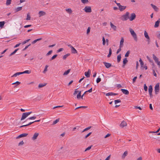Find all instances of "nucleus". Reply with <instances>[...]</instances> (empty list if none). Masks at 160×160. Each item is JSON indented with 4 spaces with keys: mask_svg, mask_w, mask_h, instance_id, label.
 Returning <instances> with one entry per match:
<instances>
[{
    "mask_svg": "<svg viewBox=\"0 0 160 160\" xmlns=\"http://www.w3.org/2000/svg\"><path fill=\"white\" fill-rule=\"evenodd\" d=\"M129 31L134 40L137 42L138 41V38L136 33L135 32L134 30L131 28L129 29Z\"/></svg>",
    "mask_w": 160,
    "mask_h": 160,
    "instance_id": "nucleus-1",
    "label": "nucleus"
},
{
    "mask_svg": "<svg viewBox=\"0 0 160 160\" xmlns=\"http://www.w3.org/2000/svg\"><path fill=\"white\" fill-rule=\"evenodd\" d=\"M32 113V112H24L22 114V117L21 118V120L22 121L25 119L29 115Z\"/></svg>",
    "mask_w": 160,
    "mask_h": 160,
    "instance_id": "nucleus-2",
    "label": "nucleus"
},
{
    "mask_svg": "<svg viewBox=\"0 0 160 160\" xmlns=\"http://www.w3.org/2000/svg\"><path fill=\"white\" fill-rule=\"evenodd\" d=\"M129 13L128 12H127L126 14L124 15H123L121 17V19L122 21H126L128 18H129Z\"/></svg>",
    "mask_w": 160,
    "mask_h": 160,
    "instance_id": "nucleus-3",
    "label": "nucleus"
},
{
    "mask_svg": "<svg viewBox=\"0 0 160 160\" xmlns=\"http://www.w3.org/2000/svg\"><path fill=\"white\" fill-rule=\"evenodd\" d=\"M152 58L155 62L160 67V61H158V58L154 54H152Z\"/></svg>",
    "mask_w": 160,
    "mask_h": 160,
    "instance_id": "nucleus-4",
    "label": "nucleus"
},
{
    "mask_svg": "<svg viewBox=\"0 0 160 160\" xmlns=\"http://www.w3.org/2000/svg\"><path fill=\"white\" fill-rule=\"evenodd\" d=\"M159 90V83H157L155 87V94H157Z\"/></svg>",
    "mask_w": 160,
    "mask_h": 160,
    "instance_id": "nucleus-5",
    "label": "nucleus"
},
{
    "mask_svg": "<svg viewBox=\"0 0 160 160\" xmlns=\"http://www.w3.org/2000/svg\"><path fill=\"white\" fill-rule=\"evenodd\" d=\"M152 85H150L148 87V92L149 94L150 97L151 98H152L153 97L152 94Z\"/></svg>",
    "mask_w": 160,
    "mask_h": 160,
    "instance_id": "nucleus-6",
    "label": "nucleus"
},
{
    "mask_svg": "<svg viewBox=\"0 0 160 160\" xmlns=\"http://www.w3.org/2000/svg\"><path fill=\"white\" fill-rule=\"evenodd\" d=\"M84 10V11L86 12H92L91 7L90 6H86Z\"/></svg>",
    "mask_w": 160,
    "mask_h": 160,
    "instance_id": "nucleus-7",
    "label": "nucleus"
},
{
    "mask_svg": "<svg viewBox=\"0 0 160 160\" xmlns=\"http://www.w3.org/2000/svg\"><path fill=\"white\" fill-rule=\"evenodd\" d=\"M40 121V120H36V121H34V122H29V123H28V124L21 126L19 127L20 128H22V127H23L27 126H28L29 125H31L33 123H34V122H39Z\"/></svg>",
    "mask_w": 160,
    "mask_h": 160,
    "instance_id": "nucleus-8",
    "label": "nucleus"
},
{
    "mask_svg": "<svg viewBox=\"0 0 160 160\" xmlns=\"http://www.w3.org/2000/svg\"><path fill=\"white\" fill-rule=\"evenodd\" d=\"M136 17V15L134 13H132L131 14V16L129 18V20L130 21H132L134 20Z\"/></svg>",
    "mask_w": 160,
    "mask_h": 160,
    "instance_id": "nucleus-9",
    "label": "nucleus"
},
{
    "mask_svg": "<svg viewBox=\"0 0 160 160\" xmlns=\"http://www.w3.org/2000/svg\"><path fill=\"white\" fill-rule=\"evenodd\" d=\"M28 135V133H22L18 136L17 137H16V139H18L20 138H21L23 137H26Z\"/></svg>",
    "mask_w": 160,
    "mask_h": 160,
    "instance_id": "nucleus-10",
    "label": "nucleus"
},
{
    "mask_svg": "<svg viewBox=\"0 0 160 160\" xmlns=\"http://www.w3.org/2000/svg\"><path fill=\"white\" fill-rule=\"evenodd\" d=\"M127 123L126 122L124 121H123L120 124V126L123 128L124 127L127 126Z\"/></svg>",
    "mask_w": 160,
    "mask_h": 160,
    "instance_id": "nucleus-11",
    "label": "nucleus"
},
{
    "mask_svg": "<svg viewBox=\"0 0 160 160\" xmlns=\"http://www.w3.org/2000/svg\"><path fill=\"white\" fill-rule=\"evenodd\" d=\"M160 22V18H158L157 21L155 22V24L154 26L155 28H157L158 27L159 24Z\"/></svg>",
    "mask_w": 160,
    "mask_h": 160,
    "instance_id": "nucleus-12",
    "label": "nucleus"
},
{
    "mask_svg": "<svg viewBox=\"0 0 160 160\" xmlns=\"http://www.w3.org/2000/svg\"><path fill=\"white\" fill-rule=\"evenodd\" d=\"M121 91L123 94H124L125 95H128L129 93V91L126 89H121Z\"/></svg>",
    "mask_w": 160,
    "mask_h": 160,
    "instance_id": "nucleus-13",
    "label": "nucleus"
},
{
    "mask_svg": "<svg viewBox=\"0 0 160 160\" xmlns=\"http://www.w3.org/2000/svg\"><path fill=\"white\" fill-rule=\"evenodd\" d=\"M46 14V13L43 11H39L38 12L39 17H41Z\"/></svg>",
    "mask_w": 160,
    "mask_h": 160,
    "instance_id": "nucleus-14",
    "label": "nucleus"
},
{
    "mask_svg": "<svg viewBox=\"0 0 160 160\" xmlns=\"http://www.w3.org/2000/svg\"><path fill=\"white\" fill-rule=\"evenodd\" d=\"M39 134L38 133H35L34 134L33 137L32 138V139L33 140H35L38 137V136Z\"/></svg>",
    "mask_w": 160,
    "mask_h": 160,
    "instance_id": "nucleus-15",
    "label": "nucleus"
},
{
    "mask_svg": "<svg viewBox=\"0 0 160 160\" xmlns=\"http://www.w3.org/2000/svg\"><path fill=\"white\" fill-rule=\"evenodd\" d=\"M103 64L105 66L106 68H109L110 67H111L112 65L111 63L106 62H103Z\"/></svg>",
    "mask_w": 160,
    "mask_h": 160,
    "instance_id": "nucleus-16",
    "label": "nucleus"
},
{
    "mask_svg": "<svg viewBox=\"0 0 160 160\" xmlns=\"http://www.w3.org/2000/svg\"><path fill=\"white\" fill-rule=\"evenodd\" d=\"M118 93H115L112 92H108L106 94L107 96H115L118 95Z\"/></svg>",
    "mask_w": 160,
    "mask_h": 160,
    "instance_id": "nucleus-17",
    "label": "nucleus"
},
{
    "mask_svg": "<svg viewBox=\"0 0 160 160\" xmlns=\"http://www.w3.org/2000/svg\"><path fill=\"white\" fill-rule=\"evenodd\" d=\"M128 60H127V58H124L123 61V65L122 67H124L125 64L128 62Z\"/></svg>",
    "mask_w": 160,
    "mask_h": 160,
    "instance_id": "nucleus-18",
    "label": "nucleus"
},
{
    "mask_svg": "<svg viewBox=\"0 0 160 160\" xmlns=\"http://www.w3.org/2000/svg\"><path fill=\"white\" fill-rule=\"evenodd\" d=\"M90 70L89 69L88 72H85V75L87 78H89L90 77Z\"/></svg>",
    "mask_w": 160,
    "mask_h": 160,
    "instance_id": "nucleus-19",
    "label": "nucleus"
},
{
    "mask_svg": "<svg viewBox=\"0 0 160 160\" xmlns=\"http://www.w3.org/2000/svg\"><path fill=\"white\" fill-rule=\"evenodd\" d=\"M124 42V39L122 37L121 38L120 42L119 47L122 48L123 46V43Z\"/></svg>",
    "mask_w": 160,
    "mask_h": 160,
    "instance_id": "nucleus-20",
    "label": "nucleus"
},
{
    "mask_svg": "<svg viewBox=\"0 0 160 160\" xmlns=\"http://www.w3.org/2000/svg\"><path fill=\"white\" fill-rule=\"evenodd\" d=\"M71 51L73 53L75 54L78 53L77 51L73 47L71 48Z\"/></svg>",
    "mask_w": 160,
    "mask_h": 160,
    "instance_id": "nucleus-21",
    "label": "nucleus"
},
{
    "mask_svg": "<svg viewBox=\"0 0 160 160\" xmlns=\"http://www.w3.org/2000/svg\"><path fill=\"white\" fill-rule=\"evenodd\" d=\"M151 5L156 11H158V8L156 6L153 5L152 4H151Z\"/></svg>",
    "mask_w": 160,
    "mask_h": 160,
    "instance_id": "nucleus-22",
    "label": "nucleus"
},
{
    "mask_svg": "<svg viewBox=\"0 0 160 160\" xmlns=\"http://www.w3.org/2000/svg\"><path fill=\"white\" fill-rule=\"evenodd\" d=\"M110 26L111 28H112L114 31H116L117 28L111 22H110Z\"/></svg>",
    "mask_w": 160,
    "mask_h": 160,
    "instance_id": "nucleus-23",
    "label": "nucleus"
},
{
    "mask_svg": "<svg viewBox=\"0 0 160 160\" xmlns=\"http://www.w3.org/2000/svg\"><path fill=\"white\" fill-rule=\"evenodd\" d=\"M121 54H119L117 56V62L118 63L120 62L121 61Z\"/></svg>",
    "mask_w": 160,
    "mask_h": 160,
    "instance_id": "nucleus-24",
    "label": "nucleus"
},
{
    "mask_svg": "<svg viewBox=\"0 0 160 160\" xmlns=\"http://www.w3.org/2000/svg\"><path fill=\"white\" fill-rule=\"evenodd\" d=\"M126 8V6H122V5H121L120 6V7L119 8V9L121 11H122L123 10L125 9Z\"/></svg>",
    "mask_w": 160,
    "mask_h": 160,
    "instance_id": "nucleus-25",
    "label": "nucleus"
},
{
    "mask_svg": "<svg viewBox=\"0 0 160 160\" xmlns=\"http://www.w3.org/2000/svg\"><path fill=\"white\" fill-rule=\"evenodd\" d=\"M127 155L128 152L127 151H125L122 156V158L124 159L125 157Z\"/></svg>",
    "mask_w": 160,
    "mask_h": 160,
    "instance_id": "nucleus-26",
    "label": "nucleus"
},
{
    "mask_svg": "<svg viewBox=\"0 0 160 160\" xmlns=\"http://www.w3.org/2000/svg\"><path fill=\"white\" fill-rule=\"evenodd\" d=\"M144 35L145 36V37L147 39H149V37L148 33L146 31H145L144 32Z\"/></svg>",
    "mask_w": 160,
    "mask_h": 160,
    "instance_id": "nucleus-27",
    "label": "nucleus"
},
{
    "mask_svg": "<svg viewBox=\"0 0 160 160\" xmlns=\"http://www.w3.org/2000/svg\"><path fill=\"white\" fill-rule=\"evenodd\" d=\"M71 70V69H68L67 71H65V72L63 74V76H66L70 72Z\"/></svg>",
    "mask_w": 160,
    "mask_h": 160,
    "instance_id": "nucleus-28",
    "label": "nucleus"
},
{
    "mask_svg": "<svg viewBox=\"0 0 160 160\" xmlns=\"http://www.w3.org/2000/svg\"><path fill=\"white\" fill-rule=\"evenodd\" d=\"M22 7H18L17 8H15V12H18L20 11H21L22 10Z\"/></svg>",
    "mask_w": 160,
    "mask_h": 160,
    "instance_id": "nucleus-29",
    "label": "nucleus"
},
{
    "mask_svg": "<svg viewBox=\"0 0 160 160\" xmlns=\"http://www.w3.org/2000/svg\"><path fill=\"white\" fill-rule=\"evenodd\" d=\"M18 49H19V48H17V49H16L13 52L11 53L9 55V56H11L12 55H13L14 54H15L16 52L18 51Z\"/></svg>",
    "mask_w": 160,
    "mask_h": 160,
    "instance_id": "nucleus-30",
    "label": "nucleus"
},
{
    "mask_svg": "<svg viewBox=\"0 0 160 160\" xmlns=\"http://www.w3.org/2000/svg\"><path fill=\"white\" fill-rule=\"evenodd\" d=\"M66 11L68 13L71 14L72 12V11L71 8H68L66 9Z\"/></svg>",
    "mask_w": 160,
    "mask_h": 160,
    "instance_id": "nucleus-31",
    "label": "nucleus"
},
{
    "mask_svg": "<svg viewBox=\"0 0 160 160\" xmlns=\"http://www.w3.org/2000/svg\"><path fill=\"white\" fill-rule=\"evenodd\" d=\"M42 38H38L37 39H36V40H34V41H33L32 42V44H34L36 42H37L40 40H42Z\"/></svg>",
    "mask_w": 160,
    "mask_h": 160,
    "instance_id": "nucleus-32",
    "label": "nucleus"
},
{
    "mask_svg": "<svg viewBox=\"0 0 160 160\" xmlns=\"http://www.w3.org/2000/svg\"><path fill=\"white\" fill-rule=\"evenodd\" d=\"M5 24L4 21L0 22V27L2 28L3 27Z\"/></svg>",
    "mask_w": 160,
    "mask_h": 160,
    "instance_id": "nucleus-33",
    "label": "nucleus"
},
{
    "mask_svg": "<svg viewBox=\"0 0 160 160\" xmlns=\"http://www.w3.org/2000/svg\"><path fill=\"white\" fill-rule=\"evenodd\" d=\"M36 118V116H33L32 117H30L27 119L26 120V121L28 120H32V119H35Z\"/></svg>",
    "mask_w": 160,
    "mask_h": 160,
    "instance_id": "nucleus-34",
    "label": "nucleus"
},
{
    "mask_svg": "<svg viewBox=\"0 0 160 160\" xmlns=\"http://www.w3.org/2000/svg\"><path fill=\"white\" fill-rule=\"evenodd\" d=\"M147 59L148 60V61H149V62H150L152 63V65L154 66V63H153V61H152V60H151L150 58L148 56H147Z\"/></svg>",
    "mask_w": 160,
    "mask_h": 160,
    "instance_id": "nucleus-35",
    "label": "nucleus"
},
{
    "mask_svg": "<svg viewBox=\"0 0 160 160\" xmlns=\"http://www.w3.org/2000/svg\"><path fill=\"white\" fill-rule=\"evenodd\" d=\"M70 55V53H68L64 55L63 57V59L64 60H65L67 57H68V56H69Z\"/></svg>",
    "mask_w": 160,
    "mask_h": 160,
    "instance_id": "nucleus-36",
    "label": "nucleus"
},
{
    "mask_svg": "<svg viewBox=\"0 0 160 160\" xmlns=\"http://www.w3.org/2000/svg\"><path fill=\"white\" fill-rule=\"evenodd\" d=\"M81 91H79L77 95V98L78 99H79L80 98H81Z\"/></svg>",
    "mask_w": 160,
    "mask_h": 160,
    "instance_id": "nucleus-37",
    "label": "nucleus"
},
{
    "mask_svg": "<svg viewBox=\"0 0 160 160\" xmlns=\"http://www.w3.org/2000/svg\"><path fill=\"white\" fill-rule=\"evenodd\" d=\"M48 65H46L45 68H44V69L43 72V73H45L47 72V68H48Z\"/></svg>",
    "mask_w": 160,
    "mask_h": 160,
    "instance_id": "nucleus-38",
    "label": "nucleus"
},
{
    "mask_svg": "<svg viewBox=\"0 0 160 160\" xmlns=\"http://www.w3.org/2000/svg\"><path fill=\"white\" fill-rule=\"evenodd\" d=\"M81 1L83 4L88 3L89 2L88 0H81Z\"/></svg>",
    "mask_w": 160,
    "mask_h": 160,
    "instance_id": "nucleus-39",
    "label": "nucleus"
},
{
    "mask_svg": "<svg viewBox=\"0 0 160 160\" xmlns=\"http://www.w3.org/2000/svg\"><path fill=\"white\" fill-rule=\"evenodd\" d=\"M11 1L12 0H7L6 4L7 5H9L11 3Z\"/></svg>",
    "mask_w": 160,
    "mask_h": 160,
    "instance_id": "nucleus-40",
    "label": "nucleus"
},
{
    "mask_svg": "<svg viewBox=\"0 0 160 160\" xmlns=\"http://www.w3.org/2000/svg\"><path fill=\"white\" fill-rule=\"evenodd\" d=\"M139 62H140L141 67H143V65H144V63L143 62V61H142V60L141 59H140V60H139Z\"/></svg>",
    "mask_w": 160,
    "mask_h": 160,
    "instance_id": "nucleus-41",
    "label": "nucleus"
},
{
    "mask_svg": "<svg viewBox=\"0 0 160 160\" xmlns=\"http://www.w3.org/2000/svg\"><path fill=\"white\" fill-rule=\"evenodd\" d=\"M31 17L29 15V13H28L27 14V17L26 18V20H29L30 19Z\"/></svg>",
    "mask_w": 160,
    "mask_h": 160,
    "instance_id": "nucleus-42",
    "label": "nucleus"
},
{
    "mask_svg": "<svg viewBox=\"0 0 160 160\" xmlns=\"http://www.w3.org/2000/svg\"><path fill=\"white\" fill-rule=\"evenodd\" d=\"M46 84H40L38 85V87L39 88H42V87H43L45 86H46Z\"/></svg>",
    "mask_w": 160,
    "mask_h": 160,
    "instance_id": "nucleus-43",
    "label": "nucleus"
},
{
    "mask_svg": "<svg viewBox=\"0 0 160 160\" xmlns=\"http://www.w3.org/2000/svg\"><path fill=\"white\" fill-rule=\"evenodd\" d=\"M91 128V126H90V127H88L87 128H85L82 131V132H83L85 131H87L88 130H89V129H90Z\"/></svg>",
    "mask_w": 160,
    "mask_h": 160,
    "instance_id": "nucleus-44",
    "label": "nucleus"
},
{
    "mask_svg": "<svg viewBox=\"0 0 160 160\" xmlns=\"http://www.w3.org/2000/svg\"><path fill=\"white\" fill-rule=\"evenodd\" d=\"M59 121V119H57L55 121H53L52 124L53 125L55 124H56Z\"/></svg>",
    "mask_w": 160,
    "mask_h": 160,
    "instance_id": "nucleus-45",
    "label": "nucleus"
},
{
    "mask_svg": "<svg viewBox=\"0 0 160 160\" xmlns=\"http://www.w3.org/2000/svg\"><path fill=\"white\" fill-rule=\"evenodd\" d=\"M57 54H55V55H54L50 59V60L51 61L53 59H54L57 57Z\"/></svg>",
    "mask_w": 160,
    "mask_h": 160,
    "instance_id": "nucleus-46",
    "label": "nucleus"
},
{
    "mask_svg": "<svg viewBox=\"0 0 160 160\" xmlns=\"http://www.w3.org/2000/svg\"><path fill=\"white\" fill-rule=\"evenodd\" d=\"M130 53V51H128L125 54V57H128L129 56V54Z\"/></svg>",
    "mask_w": 160,
    "mask_h": 160,
    "instance_id": "nucleus-47",
    "label": "nucleus"
},
{
    "mask_svg": "<svg viewBox=\"0 0 160 160\" xmlns=\"http://www.w3.org/2000/svg\"><path fill=\"white\" fill-rule=\"evenodd\" d=\"M31 72V71L29 70H26L24 71V73H27V74H30Z\"/></svg>",
    "mask_w": 160,
    "mask_h": 160,
    "instance_id": "nucleus-48",
    "label": "nucleus"
},
{
    "mask_svg": "<svg viewBox=\"0 0 160 160\" xmlns=\"http://www.w3.org/2000/svg\"><path fill=\"white\" fill-rule=\"evenodd\" d=\"M121 102V101L120 99L115 100L114 101V102H115V104H116L120 102Z\"/></svg>",
    "mask_w": 160,
    "mask_h": 160,
    "instance_id": "nucleus-49",
    "label": "nucleus"
},
{
    "mask_svg": "<svg viewBox=\"0 0 160 160\" xmlns=\"http://www.w3.org/2000/svg\"><path fill=\"white\" fill-rule=\"evenodd\" d=\"M30 40V39H27L25 41H24V42H23L22 43V45H23L25 44L27 42H29Z\"/></svg>",
    "mask_w": 160,
    "mask_h": 160,
    "instance_id": "nucleus-50",
    "label": "nucleus"
},
{
    "mask_svg": "<svg viewBox=\"0 0 160 160\" xmlns=\"http://www.w3.org/2000/svg\"><path fill=\"white\" fill-rule=\"evenodd\" d=\"M52 52V50L49 51L46 54V56H48L49 55H50L51 54V53Z\"/></svg>",
    "mask_w": 160,
    "mask_h": 160,
    "instance_id": "nucleus-51",
    "label": "nucleus"
},
{
    "mask_svg": "<svg viewBox=\"0 0 160 160\" xmlns=\"http://www.w3.org/2000/svg\"><path fill=\"white\" fill-rule=\"evenodd\" d=\"M144 89L145 91H147L148 90V87L147 86L146 84H144Z\"/></svg>",
    "mask_w": 160,
    "mask_h": 160,
    "instance_id": "nucleus-52",
    "label": "nucleus"
},
{
    "mask_svg": "<svg viewBox=\"0 0 160 160\" xmlns=\"http://www.w3.org/2000/svg\"><path fill=\"white\" fill-rule=\"evenodd\" d=\"M18 75H19V73H18V72H16V73H15L14 74L12 77H17V76H18Z\"/></svg>",
    "mask_w": 160,
    "mask_h": 160,
    "instance_id": "nucleus-53",
    "label": "nucleus"
},
{
    "mask_svg": "<svg viewBox=\"0 0 160 160\" xmlns=\"http://www.w3.org/2000/svg\"><path fill=\"white\" fill-rule=\"evenodd\" d=\"M87 108V107H86V106H80V107H78L77 108H75V110H76L77 109H79V108Z\"/></svg>",
    "mask_w": 160,
    "mask_h": 160,
    "instance_id": "nucleus-54",
    "label": "nucleus"
},
{
    "mask_svg": "<svg viewBox=\"0 0 160 160\" xmlns=\"http://www.w3.org/2000/svg\"><path fill=\"white\" fill-rule=\"evenodd\" d=\"M101 81V78H98L96 80L97 83H98Z\"/></svg>",
    "mask_w": 160,
    "mask_h": 160,
    "instance_id": "nucleus-55",
    "label": "nucleus"
},
{
    "mask_svg": "<svg viewBox=\"0 0 160 160\" xmlns=\"http://www.w3.org/2000/svg\"><path fill=\"white\" fill-rule=\"evenodd\" d=\"M92 145H91L88 147L87 148H86L85 151H86L88 150H89L92 148Z\"/></svg>",
    "mask_w": 160,
    "mask_h": 160,
    "instance_id": "nucleus-56",
    "label": "nucleus"
},
{
    "mask_svg": "<svg viewBox=\"0 0 160 160\" xmlns=\"http://www.w3.org/2000/svg\"><path fill=\"white\" fill-rule=\"evenodd\" d=\"M20 84V82L18 81H17L16 82L13 83H12V85L17 84V85H18Z\"/></svg>",
    "mask_w": 160,
    "mask_h": 160,
    "instance_id": "nucleus-57",
    "label": "nucleus"
},
{
    "mask_svg": "<svg viewBox=\"0 0 160 160\" xmlns=\"http://www.w3.org/2000/svg\"><path fill=\"white\" fill-rule=\"evenodd\" d=\"M92 132H90L85 137V139L87 138L89 136L91 135V134H92Z\"/></svg>",
    "mask_w": 160,
    "mask_h": 160,
    "instance_id": "nucleus-58",
    "label": "nucleus"
},
{
    "mask_svg": "<svg viewBox=\"0 0 160 160\" xmlns=\"http://www.w3.org/2000/svg\"><path fill=\"white\" fill-rule=\"evenodd\" d=\"M24 144V142H23V141H21L19 143H18V145L19 146H21V145H22L23 144Z\"/></svg>",
    "mask_w": 160,
    "mask_h": 160,
    "instance_id": "nucleus-59",
    "label": "nucleus"
},
{
    "mask_svg": "<svg viewBox=\"0 0 160 160\" xmlns=\"http://www.w3.org/2000/svg\"><path fill=\"white\" fill-rule=\"evenodd\" d=\"M90 27H88L87 30V34H88V33L90 32Z\"/></svg>",
    "mask_w": 160,
    "mask_h": 160,
    "instance_id": "nucleus-60",
    "label": "nucleus"
},
{
    "mask_svg": "<svg viewBox=\"0 0 160 160\" xmlns=\"http://www.w3.org/2000/svg\"><path fill=\"white\" fill-rule=\"evenodd\" d=\"M158 34L157 35V38L160 39V31H159L158 32Z\"/></svg>",
    "mask_w": 160,
    "mask_h": 160,
    "instance_id": "nucleus-61",
    "label": "nucleus"
},
{
    "mask_svg": "<svg viewBox=\"0 0 160 160\" xmlns=\"http://www.w3.org/2000/svg\"><path fill=\"white\" fill-rule=\"evenodd\" d=\"M160 130V128H159L158 129L156 132H150V133H158L159 132Z\"/></svg>",
    "mask_w": 160,
    "mask_h": 160,
    "instance_id": "nucleus-62",
    "label": "nucleus"
},
{
    "mask_svg": "<svg viewBox=\"0 0 160 160\" xmlns=\"http://www.w3.org/2000/svg\"><path fill=\"white\" fill-rule=\"evenodd\" d=\"M92 91V88H91L90 89L88 90V91H86L85 92V93H86L87 92H91Z\"/></svg>",
    "mask_w": 160,
    "mask_h": 160,
    "instance_id": "nucleus-63",
    "label": "nucleus"
},
{
    "mask_svg": "<svg viewBox=\"0 0 160 160\" xmlns=\"http://www.w3.org/2000/svg\"><path fill=\"white\" fill-rule=\"evenodd\" d=\"M137 78V77H134L133 79H132V82L133 83H134L136 81V79Z\"/></svg>",
    "mask_w": 160,
    "mask_h": 160,
    "instance_id": "nucleus-64",
    "label": "nucleus"
}]
</instances>
